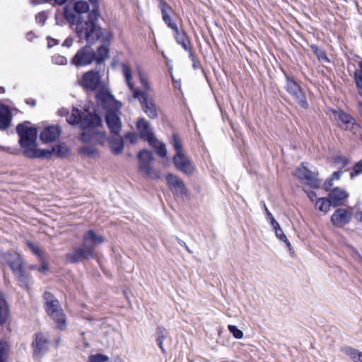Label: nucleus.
I'll return each mask as SVG.
<instances>
[{
  "mask_svg": "<svg viewBox=\"0 0 362 362\" xmlns=\"http://www.w3.org/2000/svg\"><path fill=\"white\" fill-rule=\"evenodd\" d=\"M79 153L82 156L93 157L94 155L98 154V151L94 146H86L80 148Z\"/></svg>",
  "mask_w": 362,
  "mask_h": 362,
  "instance_id": "79ce46f5",
  "label": "nucleus"
},
{
  "mask_svg": "<svg viewBox=\"0 0 362 362\" xmlns=\"http://www.w3.org/2000/svg\"><path fill=\"white\" fill-rule=\"evenodd\" d=\"M4 259L14 272L23 267V260L20 254L15 252H8L4 255Z\"/></svg>",
  "mask_w": 362,
  "mask_h": 362,
  "instance_id": "5701e85b",
  "label": "nucleus"
},
{
  "mask_svg": "<svg viewBox=\"0 0 362 362\" xmlns=\"http://www.w3.org/2000/svg\"><path fill=\"white\" fill-rule=\"evenodd\" d=\"M30 124V122L25 121L19 123L16 128V133L19 137L18 144L23 155L26 149L32 148L37 144V129L34 126H28Z\"/></svg>",
  "mask_w": 362,
  "mask_h": 362,
  "instance_id": "20e7f679",
  "label": "nucleus"
},
{
  "mask_svg": "<svg viewBox=\"0 0 362 362\" xmlns=\"http://www.w3.org/2000/svg\"><path fill=\"white\" fill-rule=\"evenodd\" d=\"M354 79L358 89V93L362 97V71H355Z\"/></svg>",
  "mask_w": 362,
  "mask_h": 362,
  "instance_id": "49530a36",
  "label": "nucleus"
},
{
  "mask_svg": "<svg viewBox=\"0 0 362 362\" xmlns=\"http://www.w3.org/2000/svg\"><path fill=\"white\" fill-rule=\"evenodd\" d=\"M12 113L10 108L4 104L0 105V129H6L11 123Z\"/></svg>",
  "mask_w": 362,
  "mask_h": 362,
  "instance_id": "393cba45",
  "label": "nucleus"
},
{
  "mask_svg": "<svg viewBox=\"0 0 362 362\" xmlns=\"http://www.w3.org/2000/svg\"><path fill=\"white\" fill-rule=\"evenodd\" d=\"M92 137L93 134L86 132V130H83V132L80 134L79 140L83 143H88L92 140Z\"/></svg>",
  "mask_w": 362,
  "mask_h": 362,
  "instance_id": "6e6d98bb",
  "label": "nucleus"
},
{
  "mask_svg": "<svg viewBox=\"0 0 362 362\" xmlns=\"http://www.w3.org/2000/svg\"><path fill=\"white\" fill-rule=\"evenodd\" d=\"M91 5V12L90 13V26L93 28L94 23H99V18L100 17L99 0H88Z\"/></svg>",
  "mask_w": 362,
  "mask_h": 362,
  "instance_id": "bb28decb",
  "label": "nucleus"
},
{
  "mask_svg": "<svg viewBox=\"0 0 362 362\" xmlns=\"http://www.w3.org/2000/svg\"><path fill=\"white\" fill-rule=\"evenodd\" d=\"M310 48L314 52V54L317 56L319 61L326 63L330 62V60L328 58L327 53L325 50L320 49L316 45H311Z\"/></svg>",
  "mask_w": 362,
  "mask_h": 362,
  "instance_id": "f704fd0d",
  "label": "nucleus"
},
{
  "mask_svg": "<svg viewBox=\"0 0 362 362\" xmlns=\"http://www.w3.org/2000/svg\"><path fill=\"white\" fill-rule=\"evenodd\" d=\"M47 40L48 41L47 42V47L49 48L52 47L54 45H57L59 43V40L54 39L51 37H47Z\"/></svg>",
  "mask_w": 362,
  "mask_h": 362,
  "instance_id": "e2e57ef3",
  "label": "nucleus"
},
{
  "mask_svg": "<svg viewBox=\"0 0 362 362\" xmlns=\"http://www.w3.org/2000/svg\"><path fill=\"white\" fill-rule=\"evenodd\" d=\"M295 175L301 182L313 189L320 187V181L314 173L309 170L303 163L296 168Z\"/></svg>",
  "mask_w": 362,
  "mask_h": 362,
  "instance_id": "1a4fd4ad",
  "label": "nucleus"
},
{
  "mask_svg": "<svg viewBox=\"0 0 362 362\" xmlns=\"http://www.w3.org/2000/svg\"><path fill=\"white\" fill-rule=\"evenodd\" d=\"M105 240V238L103 235L98 234L94 230L89 229L88 230L82 237V242L92 247L93 250H95V248L103 243Z\"/></svg>",
  "mask_w": 362,
  "mask_h": 362,
  "instance_id": "6ab92c4d",
  "label": "nucleus"
},
{
  "mask_svg": "<svg viewBox=\"0 0 362 362\" xmlns=\"http://www.w3.org/2000/svg\"><path fill=\"white\" fill-rule=\"evenodd\" d=\"M133 96L138 98L144 112L151 119L156 118L158 116L156 105L148 98V95L145 91L136 89L134 91Z\"/></svg>",
  "mask_w": 362,
  "mask_h": 362,
  "instance_id": "9d476101",
  "label": "nucleus"
},
{
  "mask_svg": "<svg viewBox=\"0 0 362 362\" xmlns=\"http://www.w3.org/2000/svg\"><path fill=\"white\" fill-rule=\"evenodd\" d=\"M315 206L320 211L326 213L329 210L330 206H332V203L328 197L327 198H319L316 201Z\"/></svg>",
  "mask_w": 362,
  "mask_h": 362,
  "instance_id": "72a5a7b5",
  "label": "nucleus"
},
{
  "mask_svg": "<svg viewBox=\"0 0 362 362\" xmlns=\"http://www.w3.org/2000/svg\"><path fill=\"white\" fill-rule=\"evenodd\" d=\"M333 162L335 164L341 163V166L340 169L342 170L349 163V159L344 156H337L334 157Z\"/></svg>",
  "mask_w": 362,
  "mask_h": 362,
  "instance_id": "09e8293b",
  "label": "nucleus"
},
{
  "mask_svg": "<svg viewBox=\"0 0 362 362\" xmlns=\"http://www.w3.org/2000/svg\"><path fill=\"white\" fill-rule=\"evenodd\" d=\"M36 144L32 148L26 149L24 151V156L30 158H45L49 159L54 155V150L51 149H40L37 148Z\"/></svg>",
  "mask_w": 362,
  "mask_h": 362,
  "instance_id": "aec40b11",
  "label": "nucleus"
},
{
  "mask_svg": "<svg viewBox=\"0 0 362 362\" xmlns=\"http://www.w3.org/2000/svg\"><path fill=\"white\" fill-rule=\"evenodd\" d=\"M105 121L110 134L119 136L122 130V121L117 111L109 109L105 115Z\"/></svg>",
  "mask_w": 362,
  "mask_h": 362,
  "instance_id": "f8f14e48",
  "label": "nucleus"
},
{
  "mask_svg": "<svg viewBox=\"0 0 362 362\" xmlns=\"http://www.w3.org/2000/svg\"><path fill=\"white\" fill-rule=\"evenodd\" d=\"M156 149V153L161 158H165L167 156V150L165 145L163 143L159 142L156 140V143L151 145Z\"/></svg>",
  "mask_w": 362,
  "mask_h": 362,
  "instance_id": "58836bf2",
  "label": "nucleus"
},
{
  "mask_svg": "<svg viewBox=\"0 0 362 362\" xmlns=\"http://www.w3.org/2000/svg\"><path fill=\"white\" fill-rule=\"evenodd\" d=\"M136 127L139 133L140 137L147 141L149 145L156 143V138L150 128L149 123L144 118H139L136 123Z\"/></svg>",
  "mask_w": 362,
  "mask_h": 362,
  "instance_id": "4468645a",
  "label": "nucleus"
},
{
  "mask_svg": "<svg viewBox=\"0 0 362 362\" xmlns=\"http://www.w3.org/2000/svg\"><path fill=\"white\" fill-rule=\"evenodd\" d=\"M25 103L33 107L36 105V100L33 98H27Z\"/></svg>",
  "mask_w": 362,
  "mask_h": 362,
  "instance_id": "338daca9",
  "label": "nucleus"
},
{
  "mask_svg": "<svg viewBox=\"0 0 362 362\" xmlns=\"http://www.w3.org/2000/svg\"><path fill=\"white\" fill-rule=\"evenodd\" d=\"M158 6L161 13L163 21L168 28L173 30V32H177V29L179 28L172 16V14H174L175 13L173 8L165 0H158Z\"/></svg>",
  "mask_w": 362,
  "mask_h": 362,
  "instance_id": "9b49d317",
  "label": "nucleus"
},
{
  "mask_svg": "<svg viewBox=\"0 0 362 362\" xmlns=\"http://www.w3.org/2000/svg\"><path fill=\"white\" fill-rule=\"evenodd\" d=\"M139 165V170L142 173L148 178L158 180L160 178V173L159 170L154 169L151 166L153 160V156L151 151L148 150H141L137 155Z\"/></svg>",
  "mask_w": 362,
  "mask_h": 362,
  "instance_id": "0eeeda50",
  "label": "nucleus"
},
{
  "mask_svg": "<svg viewBox=\"0 0 362 362\" xmlns=\"http://www.w3.org/2000/svg\"><path fill=\"white\" fill-rule=\"evenodd\" d=\"M74 40L71 37H67L64 42L62 43V46L70 47L73 45Z\"/></svg>",
  "mask_w": 362,
  "mask_h": 362,
  "instance_id": "69168bd1",
  "label": "nucleus"
},
{
  "mask_svg": "<svg viewBox=\"0 0 362 362\" xmlns=\"http://www.w3.org/2000/svg\"><path fill=\"white\" fill-rule=\"evenodd\" d=\"M324 188L326 191H330V188L333 185V180L330 177L327 178L324 182Z\"/></svg>",
  "mask_w": 362,
  "mask_h": 362,
  "instance_id": "bf43d9fd",
  "label": "nucleus"
},
{
  "mask_svg": "<svg viewBox=\"0 0 362 362\" xmlns=\"http://www.w3.org/2000/svg\"><path fill=\"white\" fill-rule=\"evenodd\" d=\"M76 34L80 40L86 41V45L76 52L71 64L79 67L95 62L97 67L105 66V62L110 57L112 33L99 23H94L93 28L90 23L86 28L79 27Z\"/></svg>",
  "mask_w": 362,
  "mask_h": 362,
  "instance_id": "f257e3e1",
  "label": "nucleus"
},
{
  "mask_svg": "<svg viewBox=\"0 0 362 362\" xmlns=\"http://www.w3.org/2000/svg\"><path fill=\"white\" fill-rule=\"evenodd\" d=\"M41 262V266L38 267V271L42 273H45L48 270V264L45 260V257H43L42 261H40Z\"/></svg>",
  "mask_w": 362,
  "mask_h": 362,
  "instance_id": "13d9d810",
  "label": "nucleus"
},
{
  "mask_svg": "<svg viewBox=\"0 0 362 362\" xmlns=\"http://www.w3.org/2000/svg\"><path fill=\"white\" fill-rule=\"evenodd\" d=\"M122 73L126 80V83L129 88L132 90L134 88V85L131 83V80L132 78V70L131 68L126 64H122Z\"/></svg>",
  "mask_w": 362,
  "mask_h": 362,
  "instance_id": "4c0bfd02",
  "label": "nucleus"
},
{
  "mask_svg": "<svg viewBox=\"0 0 362 362\" xmlns=\"http://www.w3.org/2000/svg\"><path fill=\"white\" fill-rule=\"evenodd\" d=\"M349 194L346 191L337 187L330 190L328 198L332 203V206L338 207L344 204V201L348 198Z\"/></svg>",
  "mask_w": 362,
  "mask_h": 362,
  "instance_id": "4be33fe9",
  "label": "nucleus"
},
{
  "mask_svg": "<svg viewBox=\"0 0 362 362\" xmlns=\"http://www.w3.org/2000/svg\"><path fill=\"white\" fill-rule=\"evenodd\" d=\"M109 145L112 153L116 155L119 154L124 149L123 138L119 135L112 136L109 141Z\"/></svg>",
  "mask_w": 362,
  "mask_h": 362,
  "instance_id": "cd10ccee",
  "label": "nucleus"
},
{
  "mask_svg": "<svg viewBox=\"0 0 362 362\" xmlns=\"http://www.w3.org/2000/svg\"><path fill=\"white\" fill-rule=\"evenodd\" d=\"M342 173H343V172H342L341 170H338V171H335V172H334L332 174L330 178L332 179V180H339L341 176V175H342Z\"/></svg>",
  "mask_w": 362,
  "mask_h": 362,
  "instance_id": "0e129e2a",
  "label": "nucleus"
},
{
  "mask_svg": "<svg viewBox=\"0 0 362 362\" xmlns=\"http://www.w3.org/2000/svg\"><path fill=\"white\" fill-rule=\"evenodd\" d=\"M28 248H30L31 250V251L33 252V253L34 255H35L40 261H42V259L43 257H45V253L40 248L39 246L36 245L35 244H34L33 242H31L30 240H27L25 242Z\"/></svg>",
  "mask_w": 362,
  "mask_h": 362,
  "instance_id": "c9c22d12",
  "label": "nucleus"
},
{
  "mask_svg": "<svg viewBox=\"0 0 362 362\" xmlns=\"http://www.w3.org/2000/svg\"><path fill=\"white\" fill-rule=\"evenodd\" d=\"M264 209L266 215V219L271 226H278V222L275 220L272 214L269 211L264 202H263Z\"/></svg>",
  "mask_w": 362,
  "mask_h": 362,
  "instance_id": "3c124183",
  "label": "nucleus"
},
{
  "mask_svg": "<svg viewBox=\"0 0 362 362\" xmlns=\"http://www.w3.org/2000/svg\"><path fill=\"white\" fill-rule=\"evenodd\" d=\"M6 352V344L4 342H0V356L4 357Z\"/></svg>",
  "mask_w": 362,
  "mask_h": 362,
  "instance_id": "774afa93",
  "label": "nucleus"
},
{
  "mask_svg": "<svg viewBox=\"0 0 362 362\" xmlns=\"http://www.w3.org/2000/svg\"><path fill=\"white\" fill-rule=\"evenodd\" d=\"M175 240H177V242L178 243V244L182 246V247H184L185 249L187 251L188 253L189 254H192V251L189 248V247L187 245V244L185 243V242H184L183 240H182L181 239H180L178 237H175Z\"/></svg>",
  "mask_w": 362,
  "mask_h": 362,
  "instance_id": "680f3d73",
  "label": "nucleus"
},
{
  "mask_svg": "<svg viewBox=\"0 0 362 362\" xmlns=\"http://www.w3.org/2000/svg\"><path fill=\"white\" fill-rule=\"evenodd\" d=\"M283 72L286 79L284 86L286 91L301 108L308 109L309 104L300 86L296 82L292 74H288L286 71Z\"/></svg>",
  "mask_w": 362,
  "mask_h": 362,
  "instance_id": "39448f33",
  "label": "nucleus"
},
{
  "mask_svg": "<svg viewBox=\"0 0 362 362\" xmlns=\"http://www.w3.org/2000/svg\"><path fill=\"white\" fill-rule=\"evenodd\" d=\"M165 179L171 189L175 188V185H179V184H181V180L179 179L177 176L171 173L167 174Z\"/></svg>",
  "mask_w": 362,
  "mask_h": 362,
  "instance_id": "a19ab883",
  "label": "nucleus"
},
{
  "mask_svg": "<svg viewBox=\"0 0 362 362\" xmlns=\"http://www.w3.org/2000/svg\"><path fill=\"white\" fill-rule=\"evenodd\" d=\"M308 197L310 201L314 202L317 199V194L313 190H305Z\"/></svg>",
  "mask_w": 362,
  "mask_h": 362,
  "instance_id": "052dcab7",
  "label": "nucleus"
},
{
  "mask_svg": "<svg viewBox=\"0 0 362 362\" xmlns=\"http://www.w3.org/2000/svg\"><path fill=\"white\" fill-rule=\"evenodd\" d=\"M18 281L20 286L21 287L25 288L26 289L29 288L30 283V275L24 272L23 269H20L14 272H13Z\"/></svg>",
  "mask_w": 362,
  "mask_h": 362,
  "instance_id": "c85d7f7f",
  "label": "nucleus"
},
{
  "mask_svg": "<svg viewBox=\"0 0 362 362\" xmlns=\"http://www.w3.org/2000/svg\"><path fill=\"white\" fill-rule=\"evenodd\" d=\"M351 210L344 208L337 209L330 218L332 224L337 228H342L349 224L352 218Z\"/></svg>",
  "mask_w": 362,
  "mask_h": 362,
  "instance_id": "ddd939ff",
  "label": "nucleus"
},
{
  "mask_svg": "<svg viewBox=\"0 0 362 362\" xmlns=\"http://www.w3.org/2000/svg\"><path fill=\"white\" fill-rule=\"evenodd\" d=\"M189 58L192 61V68L196 70L198 69H202V73L204 75L205 78H207V74L204 69L202 68L201 62L199 59L194 54L192 49L189 51Z\"/></svg>",
  "mask_w": 362,
  "mask_h": 362,
  "instance_id": "e433bc0d",
  "label": "nucleus"
},
{
  "mask_svg": "<svg viewBox=\"0 0 362 362\" xmlns=\"http://www.w3.org/2000/svg\"><path fill=\"white\" fill-rule=\"evenodd\" d=\"M43 299L45 312L56 322L57 329L63 330L66 326V319L59 300L47 291L43 293Z\"/></svg>",
  "mask_w": 362,
  "mask_h": 362,
  "instance_id": "7ed1b4c3",
  "label": "nucleus"
},
{
  "mask_svg": "<svg viewBox=\"0 0 362 362\" xmlns=\"http://www.w3.org/2000/svg\"><path fill=\"white\" fill-rule=\"evenodd\" d=\"M47 19V15L45 11H41L35 16L36 22L41 26H43Z\"/></svg>",
  "mask_w": 362,
  "mask_h": 362,
  "instance_id": "5fc2aeb1",
  "label": "nucleus"
},
{
  "mask_svg": "<svg viewBox=\"0 0 362 362\" xmlns=\"http://www.w3.org/2000/svg\"><path fill=\"white\" fill-rule=\"evenodd\" d=\"M83 115V112L81 110L77 107H73L71 113H69L67 115L66 122L71 125L79 124L80 126Z\"/></svg>",
  "mask_w": 362,
  "mask_h": 362,
  "instance_id": "2f4dec72",
  "label": "nucleus"
},
{
  "mask_svg": "<svg viewBox=\"0 0 362 362\" xmlns=\"http://www.w3.org/2000/svg\"><path fill=\"white\" fill-rule=\"evenodd\" d=\"M338 119L344 124V129L346 130H351L354 129V127L356 125L354 117L343 111L339 112Z\"/></svg>",
  "mask_w": 362,
  "mask_h": 362,
  "instance_id": "c756f323",
  "label": "nucleus"
},
{
  "mask_svg": "<svg viewBox=\"0 0 362 362\" xmlns=\"http://www.w3.org/2000/svg\"><path fill=\"white\" fill-rule=\"evenodd\" d=\"M104 71L105 66H102L85 72L81 77V86L84 90L90 91H96L103 88L105 84L102 78Z\"/></svg>",
  "mask_w": 362,
  "mask_h": 362,
  "instance_id": "423d86ee",
  "label": "nucleus"
},
{
  "mask_svg": "<svg viewBox=\"0 0 362 362\" xmlns=\"http://www.w3.org/2000/svg\"><path fill=\"white\" fill-rule=\"evenodd\" d=\"M344 354L349 356L354 362H362V352L358 350L351 347L346 346L342 349Z\"/></svg>",
  "mask_w": 362,
  "mask_h": 362,
  "instance_id": "473e14b6",
  "label": "nucleus"
},
{
  "mask_svg": "<svg viewBox=\"0 0 362 362\" xmlns=\"http://www.w3.org/2000/svg\"><path fill=\"white\" fill-rule=\"evenodd\" d=\"M33 355L40 357L44 355L48 349V340L42 333H37L35 341L33 342Z\"/></svg>",
  "mask_w": 362,
  "mask_h": 362,
  "instance_id": "412c9836",
  "label": "nucleus"
},
{
  "mask_svg": "<svg viewBox=\"0 0 362 362\" xmlns=\"http://www.w3.org/2000/svg\"><path fill=\"white\" fill-rule=\"evenodd\" d=\"M52 62L55 64L64 65L67 63V59L65 57L60 54H54L52 57Z\"/></svg>",
  "mask_w": 362,
  "mask_h": 362,
  "instance_id": "864d4df0",
  "label": "nucleus"
},
{
  "mask_svg": "<svg viewBox=\"0 0 362 362\" xmlns=\"http://www.w3.org/2000/svg\"><path fill=\"white\" fill-rule=\"evenodd\" d=\"M171 144L176 151L175 153H183L182 141L177 134H173Z\"/></svg>",
  "mask_w": 362,
  "mask_h": 362,
  "instance_id": "ea45409f",
  "label": "nucleus"
},
{
  "mask_svg": "<svg viewBox=\"0 0 362 362\" xmlns=\"http://www.w3.org/2000/svg\"><path fill=\"white\" fill-rule=\"evenodd\" d=\"M124 138L129 140L131 144H134L136 142V135L134 132H127L124 134Z\"/></svg>",
  "mask_w": 362,
  "mask_h": 362,
  "instance_id": "4d7b16f0",
  "label": "nucleus"
},
{
  "mask_svg": "<svg viewBox=\"0 0 362 362\" xmlns=\"http://www.w3.org/2000/svg\"><path fill=\"white\" fill-rule=\"evenodd\" d=\"M173 162L176 168L186 175H191L194 172V166L189 159L183 153H175Z\"/></svg>",
  "mask_w": 362,
  "mask_h": 362,
  "instance_id": "f3484780",
  "label": "nucleus"
},
{
  "mask_svg": "<svg viewBox=\"0 0 362 362\" xmlns=\"http://www.w3.org/2000/svg\"><path fill=\"white\" fill-rule=\"evenodd\" d=\"M10 317V308L5 295L0 293V326L5 325Z\"/></svg>",
  "mask_w": 362,
  "mask_h": 362,
  "instance_id": "a878e982",
  "label": "nucleus"
},
{
  "mask_svg": "<svg viewBox=\"0 0 362 362\" xmlns=\"http://www.w3.org/2000/svg\"><path fill=\"white\" fill-rule=\"evenodd\" d=\"M62 128L59 124H52L45 127L40 134V139L43 144L54 142L58 139L62 134Z\"/></svg>",
  "mask_w": 362,
  "mask_h": 362,
  "instance_id": "dca6fc26",
  "label": "nucleus"
},
{
  "mask_svg": "<svg viewBox=\"0 0 362 362\" xmlns=\"http://www.w3.org/2000/svg\"><path fill=\"white\" fill-rule=\"evenodd\" d=\"M102 118L98 113L88 112L86 114L83 112L80 128L82 130H88L99 127L102 126Z\"/></svg>",
  "mask_w": 362,
  "mask_h": 362,
  "instance_id": "2eb2a0df",
  "label": "nucleus"
},
{
  "mask_svg": "<svg viewBox=\"0 0 362 362\" xmlns=\"http://www.w3.org/2000/svg\"><path fill=\"white\" fill-rule=\"evenodd\" d=\"M168 332L167 330L162 326H159L156 328V341H164L167 337Z\"/></svg>",
  "mask_w": 362,
  "mask_h": 362,
  "instance_id": "c03bdc74",
  "label": "nucleus"
},
{
  "mask_svg": "<svg viewBox=\"0 0 362 362\" xmlns=\"http://www.w3.org/2000/svg\"><path fill=\"white\" fill-rule=\"evenodd\" d=\"M52 150L54 155L59 158H66L71 153L69 147L64 142L54 146Z\"/></svg>",
  "mask_w": 362,
  "mask_h": 362,
  "instance_id": "7c9ffc66",
  "label": "nucleus"
},
{
  "mask_svg": "<svg viewBox=\"0 0 362 362\" xmlns=\"http://www.w3.org/2000/svg\"><path fill=\"white\" fill-rule=\"evenodd\" d=\"M109 359L108 356L103 354L90 355L87 362H106Z\"/></svg>",
  "mask_w": 362,
  "mask_h": 362,
  "instance_id": "a18cd8bd",
  "label": "nucleus"
},
{
  "mask_svg": "<svg viewBox=\"0 0 362 362\" xmlns=\"http://www.w3.org/2000/svg\"><path fill=\"white\" fill-rule=\"evenodd\" d=\"M362 173V159L355 163L352 168V171L350 173L351 179L358 176Z\"/></svg>",
  "mask_w": 362,
  "mask_h": 362,
  "instance_id": "37998d69",
  "label": "nucleus"
},
{
  "mask_svg": "<svg viewBox=\"0 0 362 362\" xmlns=\"http://www.w3.org/2000/svg\"><path fill=\"white\" fill-rule=\"evenodd\" d=\"M173 35L176 42L180 45L185 51L189 52L192 49L189 37L184 30H180L177 28V32L173 31Z\"/></svg>",
  "mask_w": 362,
  "mask_h": 362,
  "instance_id": "b1692460",
  "label": "nucleus"
},
{
  "mask_svg": "<svg viewBox=\"0 0 362 362\" xmlns=\"http://www.w3.org/2000/svg\"><path fill=\"white\" fill-rule=\"evenodd\" d=\"M173 190L175 191V193L177 195L187 196V187L182 180L181 184H179V185H175V188H174Z\"/></svg>",
  "mask_w": 362,
  "mask_h": 362,
  "instance_id": "603ef678",
  "label": "nucleus"
},
{
  "mask_svg": "<svg viewBox=\"0 0 362 362\" xmlns=\"http://www.w3.org/2000/svg\"><path fill=\"white\" fill-rule=\"evenodd\" d=\"M96 101L105 108L110 109L115 103H119L115 98L114 95L107 88H103L98 90L95 94Z\"/></svg>",
  "mask_w": 362,
  "mask_h": 362,
  "instance_id": "a211bd4d",
  "label": "nucleus"
},
{
  "mask_svg": "<svg viewBox=\"0 0 362 362\" xmlns=\"http://www.w3.org/2000/svg\"><path fill=\"white\" fill-rule=\"evenodd\" d=\"M90 4L83 0L75 1L73 8L68 6L64 8V16L71 25H75V33L79 27L86 28L90 23Z\"/></svg>",
  "mask_w": 362,
  "mask_h": 362,
  "instance_id": "f03ea898",
  "label": "nucleus"
},
{
  "mask_svg": "<svg viewBox=\"0 0 362 362\" xmlns=\"http://www.w3.org/2000/svg\"><path fill=\"white\" fill-rule=\"evenodd\" d=\"M95 257L94 250L82 242L81 245L74 247L71 252L66 254L65 259L69 264H76L93 259Z\"/></svg>",
  "mask_w": 362,
  "mask_h": 362,
  "instance_id": "6e6552de",
  "label": "nucleus"
},
{
  "mask_svg": "<svg viewBox=\"0 0 362 362\" xmlns=\"http://www.w3.org/2000/svg\"><path fill=\"white\" fill-rule=\"evenodd\" d=\"M228 329L235 339H240L243 337V331L239 329L237 326L229 325Z\"/></svg>",
  "mask_w": 362,
  "mask_h": 362,
  "instance_id": "de8ad7c7",
  "label": "nucleus"
},
{
  "mask_svg": "<svg viewBox=\"0 0 362 362\" xmlns=\"http://www.w3.org/2000/svg\"><path fill=\"white\" fill-rule=\"evenodd\" d=\"M273 230L275 232L276 237L281 241L287 240V237L284 234L283 230L281 229L280 225L278 223V226H272Z\"/></svg>",
  "mask_w": 362,
  "mask_h": 362,
  "instance_id": "8fccbe9b",
  "label": "nucleus"
}]
</instances>
